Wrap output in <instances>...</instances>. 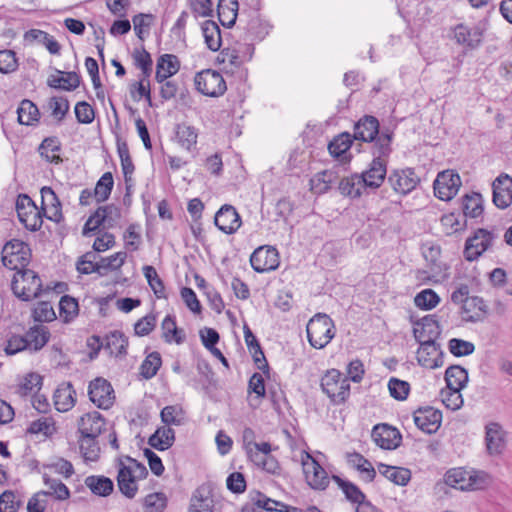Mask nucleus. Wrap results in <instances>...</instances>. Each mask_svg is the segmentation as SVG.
Returning <instances> with one entry per match:
<instances>
[{
  "label": "nucleus",
  "mask_w": 512,
  "mask_h": 512,
  "mask_svg": "<svg viewBox=\"0 0 512 512\" xmlns=\"http://www.w3.org/2000/svg\"><path fill=\"white\" fill-rule=\"evenodd\" d=\"M392 135L383 134L371 146L373 155L372 161L368 167L359 173L362 182L370 193H374L384 183L387 176L388 157L392 152L391 148Z\"/></svg>",
  "instance_id": "nucleus-1"
},
{
  "label": "nucleus",
  "mask_w": 512,
  "mask_h": 512,
  "mask_svg": "<svg viewBox=\"0 0 512 512\" xmlns=\"http://www.w3.org/2000/svg\"><path fill=\"white\" fill-rule=\"evenodd\" d=\"M148 475L146 467L137 460L126 457L118 464L117 485L120 492L127 498L133 499L138 491L137 480Z\"/></svg>",
  "instance_id": "nucleus-2"
},
{
  "label": "nucleus",
  "mask_w": 512,
  "mask_h": 512,
  "mask_svg": "<svg viewBox=\"0 0 512 512\" xmlns=\"http://www.w3.org/2000/svg\"><path fill=\"white\" fill-rule=\"evenodd\" d=\"M445 483L462 491L481 490L490 485L491 476L485 471L458 467L446 472Z\"/></svg>",
  "instance_id": "nucleus-3"
},
{
  "label": "nucleus",
  "mask_w": 512,
  "mask_h": 512,
  "mask_svg": "<svg viewBox=\"0 0 512 512\" xmlns=\"http://www.w3.org/2000/svg\"><path fill=\"white\" fill-rule=\"evenodd\" d=\"M309 344L315 349H323L334 338V321L325 313L315 314L306 326Z\"/></svg>",
  "instance_id": "nucleus-4"
},
{
  "label": "nucleus",
  "mask_w": 512,
  "mask_h": 512,
  "mask_svg": "<svg viewBox=\"0 0 512 512\" xmlns=\"http://www.w3.org/2000/svg\"><path fill=\"white\" fill-rule=\"evenodd\" d=\"M11 288L15 296L23 301L37 298L44 291L41 278L31 269L15 272Z\"/></svg>",
  "instance_id": "nucleus-5"
},
{
  "label": "nucleus",
  "mask_w": 512,
  "mask_h": 512,
  "mask_svg": "<svg viewBox=\"0 0 512 512\" xmlns=\"http://www.w3.org/2000/svg\"><path fill=\"white\" fill-rule=\"evenodd\" d=\"M320 386L334 405L343 404L350 396L348 378L337 369H330L321 377Z\"/></svg>",
  "instance_id": "nucleus-6"
},
{
  "label": "nucleus",
  "mask_w": 512,
  "mask_h": 512,
  "mask_svg": "<svg viewBox=\"0 0 512 512\" xmlns=\"http://www.w3.org/2000/svg\"><path fill=\"white\" fill-rule=\"evenodd\" d=\"M31 259L29 246L18 239L8 241L2 249V262L5 267L16 272L26 270Z\"/></svg>",
  "instance_id": "nucleus-7"
},
{
  "label": "nucleus",
  "mask_w": 512,
  "mask_h": 512,
  "mask_svg": "<svg viewBox=\"0 0 512 512\" xmlns=\"http://www.w3.org/2000/svg\"><path fill=\"white\" fill-rule=\"evenodd\" d=\"M194 84L198 92L208 97H219L227 90L223 76L212 69L198 72L194 77Z\"/></svg>",
  "instance_id": "nucleus-8"
},
{
  "label": "nucleus",
  "mask_w": 512,
  "mask_h": 512,
  "mask_svg": "<svg viewBox=\"0 0 512 512\" xmlns=\"http://www.w3.org/2000/svg\"><path fill=\"white\" fill-rule=\"evenodd\" d=\"M303 472L308 485L315 490H324L328 487L330 479L325 469L307 451L300 456Z\"/></svg>",
  "instance_id": "nucleus-9"
},
{
  "label": "nucleus",
  "mask_w": 512,
  "mask_h": 512,
  "mask_svg": "<svg viewBox=\"0 0 512 512\" xmlns=\"http://www.w3.org/2000/svg\"><path fill=\"white\" fill-rule=\"evenodd\" d=\"M387 181L396 194L407 196L420 184V177L415 169L406 167L391 170Z\"/></svg>",
  "instance_id": "nucleus-10"
},
{
  "label": "nucleus",
  "mask_w": 512,
  "mask_h": 512,
  "mask_svg": "<svg viewBox=\"0 0 512 512\" xmlns=\"http://www.w3.org/2000/svg\"><path fill=\"white\" fill-rule=\"evenodd\" d=\"M15 206L18 219L26 229L36 231L41 228L42 212L28 195L20 194L16 199Z\"/></svg>",
  "instance_id": "nucleus-11"
},
{
  "label": "nucleus",
  "mask_w": 512,
  "mask_h": 512,
  "mask_svg": "<svg viewBox=\"0 0 512 512\" xmlns=\"http://www.w3.org/2000/svg\"><path fill=\"white\" fill-rule=\"evenodd\" d=\"M496 235L487 229H477L474 234L467 238L464 247V257L467 261L477 260L492 245Z\"/></svg>",
  "instance_id": "nucleus-12"
},
{
  "label": "nucleus",
  "mask_w": 512,
  "mask_h": 512,
  "mask_svg": "<svg viewBox=\"0 0 512 512\" xmlns=\"http://www.w3.org/2000/svg\"><path fill=\"white\" fill-rule=\"evenodd\" d=\"M462 185L458 173L453 170H445L438 173L433 183L435 196L443 201L451 200L458 193Z\"/></svg>",
  "instance_id": "nucleus-13"
},
{
  "label": "nucleus",
  "mask_w": 512,
  "mask_h": 512,
  "mask_svg": "<svg viewBox=\"0 0 512 512\" xmlns=\"http://www.w3.org/2000/svg\"><path fill=\"white\" fill-rule=\"evenodd\" d=\"M250 264L257 273L274 271L280 264L278 250L269 245L260 246L251 254Z\"/></svg>",
  "instance_id": "nucleus-14"
},
{
  "label": "nucleus",
  "mask_w": 512,
  "mask_h": 512,
  "mask_svg": "<svg viewBox=\"0 0 512 512\" xmlns=\"http://www.w3.org/2000/svg\"><path fill=\"white\" fill-rule=\"evenodd\" d=\"M441 332L436 315H426L413 323V335L417 343L436 342Z\"/></svg>",
  "instance_id": "nucleus-15"
},
{
  "label": "nucleus",
  "mask_w": 512,
  "mask_h": 512,
  "mask_svg": "<svg viewBox=\"0 0 512 512\" xmlns=\"http://www.w3.org/2000/svg\"><path fill=\"white\" fill-rule=\"evenodd\" d=\"M88 395L90 400L100 409H109L115 400L111 384L103 379L96 378L89 384Z\"/></svg>",
  "instance_id": "nucleus-16"
},
{
  "label": "nucleus",
  "mask_w": 512,
  "mask_h": 512,
  "mask_svg": "<svg viewBox=\"0 0 512 512\" xmlns=\"http://www.w3.org/2000/svg\"><path fill=\"white\" fill-rule=\"evenodd\" d=\"M415 425L424 433L433 434L440 428L442 413L432 406L419 407L413 413Z\"/></svg>",
  "instance_id": "nucleus-17"
},
{
  "label": "nucleus",
  "mask_w": 512,
  "mask_h": 512,
  "mask_svg": "<svg viewBox=\"0 0 512 512\" xmlns=\"http://www.w3.org/2000/svg\"><path fill=\"white\" fill-rule=\"evenodd\" d=\"M119 216V211L112 205L99 207L90 217L87 219L83 227V235L88 236L92 232L96 231L99 226L103 225L106 228H110L114 224V220Z\"/></svg>",
  "instance_id": "nucleus-18"
},
{
  "label": "nucleus",
  "mask_w": 512,
  "mask_h": 512,
  "mask_svg": "<svg viewBox=\"0 0 512 512\" xmlns=\"http://www.w3.org/2000/svg\"><path fill=\"white\" fill-rule=\"evenodd\" d=\"M417 362L427 369H436L443 366V352L436 342L419 343L416 352Z\"/></svg>",
  "instance_id": "nucleus-19"
},
{
  "label": "nucleus",
  "mask_w": 512,
  "mask_h": 512,
  "mask_svg": "<svg viewBox=\"0 0 512 512\" xmlns=\"http://www.w3.org/2000/svg\"><path fill=\"white\" fill-rule=\"evenodd\" d=\"M453 38L464 49L474 50L481 44L483 32L478 26H468L461 23L454 27Z\"/></svg>",
  "instance_id": "nucleus-20"
},
{
  "label": "nucleus",
  "mask_w": 512,
  "mask_h": 512,
  "mask_svg": "<svg viewBox=\"0 0 512 512\" xmlns=\"http://www.w3.org/2000/svg\"><path fill=\"white\" fill-rule=\"evenodd\" d=\"M385 134L379 132V121L374 116H364L354 125V133L352 137L355 140L363 142H371L375 144L376 140Z\"/></svg>",
  "instance_id": "nucleus-21"
},
{
  "label": "nucleus",
  "mask_w": 512,
  "mask_h": 512,
  "mask_svg": "<svg viewBox=\"0 0 512 512\" xmlns=\"http://www.w3.org/2000/svg\"><path fill=\"white\" fill-rule=\"evenodd\" d=\"M493 203L500 209L512 203V178L505 173L500 174L492 183Z\"/></svg>",
  "instance_id": "nucleus-22"
},
{
  "label": "nucleus",
  "mask_w": 512,
  "mask_h": 512,
  "mask_svg": "<svg viewBox=\"0 0 512 512\" xmlns=\"http://www.w3.org/2000/svg\"><path fill=\"white\" fill-rule=\"evenodd\" d=\"M374 442L382 449H396L401 443L399 431L388 424H378L372 430Z\"/></svg>",
  "instance_id": "nucleus-23"
},
{
  "label": "nucleus",
  "mask_w": 512,
  "mask_h": 512,
  "mask_svg": "<svg viewBox=\"0 0 512 512\" xmlns=\"http://www.w3.org/2000/svg\"><path fill=\"white\" fill-rule=\"evenodd\" d=\"M214 223L222 232L232 234L241 226V219L233 206L225 204L216 213Z\"/></svg>",
  "instance_id": "nucleus-24"
},
{
  "label": "nucleus",
  "mask_w": 512,
  "mask_h": 512,
  "mask_svg": "<svg viewBox=\"0 0 512 512\" xmlns=\"http://www.w3.org/2000/svg\"><path fill=\"white\" fill-rule=\"evenodd\" d=\"M485 444L489 455H500L505 449V431L496 422H489L485 426Z\"/></svg>",
  "instance_id": "nucleus-25"
},
{
  "label": "nucleus",
  "mask_w": 512,
  "mask_h": 512,
  "mask_svg": "<svg viewBox=\"0 0 512 512\" xmlns=\"http://www.w3.org/2000/svg\"><path fill=\"white\" fill-rule=\"evenodd\" d=\"M41 212L47 219L59 223L62 218L61 203L51 187L45 186L41 189Z\"/></svg>",
  "instance_id": "nucleus-26"
},
{
  "label": "nucleus",
  "mask_w": 512,
  "mask_h": 512,
  "mask_svg": "<svg viewBox=\"0 0 512 512\" xmlns=\"http://www.w3.org/2000/svg\"><path fill=\"white\" fill-rule=\"evenodd\" d=\"M353 137L348 132H343L333 138L328 145L329 153L339 162L346 164L351 160L349 149L353 142Z\"/></svg>",
  "instance_id": "nucleus-27"
},
{
  "label": "nucleus",
  "mask_w": 512,
  "mask_h": 512,
  "mask_svg": "<svg viewBox=\"0 0 512 512\" xmlns=\"http://www.w3.org/2000/svg\"><path fill=\"white\" fill-rule=\"evenodd\" d=\"M254 54V46L252 43L237 44L231 49L222 52V62L229 63L235 67H240L244 63L250 61Z\"/></svg>",
  "instance_id": "nucleus-28"
},
{
  "label": "nucleus",
  "mask_w": 512,
  "mask_h": 512,
  "mask_svg": "<svg viewBox=\"0 0 512 512\" xmlns=\"http://www.w3.org/2000/svg\"><path fill=\"white\" fill-rule=\"evenodd\" d=\"M106 425L103 416L97 412H89L83 415L79 421V432L81 436L97 438Z\"/></svg>",
  "instance_id": "nucleus-29"
},
{
  "label": "nucleus",
  "mask_w": 512,
  "mask_h": 512,
  "mask_svg": "<svg viewBox=\"0 0 512 512\" xmlns=\"http://www.w3.org/2000/svg\"><path fill=\"white\" fill-rule=\"evenodd\" d=\"M339 191L343 196L351 199H358L363 195H369L370 192L362 182L359 173L351 174L341 179Z\"/></svg>",
  "instance_id": "nucleus-30"
},
{
  "label": "nucleus",
  "mask_w": 512,
  "mask_h": 512,
  "mask_svg": "<svg viewBox=\"0 0 512 512\" xmlns=\"http://www.w3.org/2000/svg\"><path fill=\"white\" fill-rule=\"evenodd\" d=\"M461 317L466 322H477L486 314L484 300L478 296H472L460 307Z\"/></svg>",
  "instance_id": "nucleus-31"
},
{
  "label": "nucleus",
  "mask_w": 512,
  "mask_h": 512,
  "mask_svg": "<svg viewBox=\"0 0 512 512\" xmlns=\"http://www.w3.org/2000/svg\"><path fill=\"white\" fill-rule=\"evenodd\" d=\"M348 465L357 470L360 478L365 482H372L376 477V471L372 463L357 452L348 453L346 456Z\"/></svg>",
  "instance_id": "nucleus-32"
},
{
  "label": "nucleus",
  "mask_w": 512,
  "mask_h": 512,
  "mask_svg": "<svg viewBox=\"0 0 512 512\" xmlns=\"http://www.w3.org/2000/svg\"><path fill=\"white\" fill-rule=\"evenodd\" d=\"M180 69V62L173 54H163L158 58L155 78L162 83L175 75Z\"/></svg>",
  "instance_id": "nucleus-33"
},
{
  "label": "nucleus",
  "mask_w": 512,
  "mask_h": 512,
  "mask_svg": "<svg viewBox=\"0 0 512 512\" xmlns=\"http://www.w3.org/2000/svg\"><path fill=\"white\" fill-rule=\"evenodd\" d=\"M244 339L247 348L253 356L254 362L259 370L265 371L268 369V363L265 358L264 352L261 349L258 339L253 334L248 325L243 327Z\"/></svg>",
  "instance_id": "nucleus-34"
},
{
  "label": "nucleus",
  "mask_w": 512,
  "mask_h": 512,
  "mask_svg": "<svg viewBox=\"0 0 512 512\" xmlns=\"http://www.w3.org/2000/svg\"><path fill=\"white\" fill-rule=\"evenodd\" d=\"M27 340V347L29 351L41 350L50 339V331L47 326L37 324L26 332L24 335Z\"/></svg>",
  "instance_id": "nucleus-35"
},
{
  "label": "nucleus",
  "mask_w": 512,
  "mask_h": 512,
  "mask_svg": "<svg viewBox=\"0 0 512 512\" xmlns=\"http://www.w3.org/2000/svg\"><path fill=\"white\" fill-rule=\"evenodd\" d=\"M76 392L70 383L60 385L54 392V405L60 412H66L75 405Z\"/></svg>",
  "instance_id": "nucleus-36"
},
{
  "label": "nucleus",
  "mask_w": 512,
  "mask_h": 512,
  "mask_svg": "<svg viewBox=\"0 0 512 512\" xmlns=\"http://www.w3.org/2000/svg\"><path fill=\"white\" fill-rule=\"evenodd\" d=\"M188 512H218L215 508L214 499L204 489H197L191 499Z\"/></svg>",
  "instance_id": "nucleus-37"
},
{
  "label": "nucleus",
  "mask_w": 512,
  "mask_h": 512,
  "mask_svg": "<svg viewBox=\"0 0 512 512\" xmlns=\"http://www.w3.org/2000/svg\"><path fill=\"white\" fill-rule=\"evenodd\" d=\"M175 441L174 430L165 425L159 427L148 439V444L160 451L169 449Z\"/></svg>",
  "instance_id": "nucleus-38"
},
{
  "label": "nucleus",
  "mask_w": 512,
  "mask_h": 512,
  "mask_svg": "<svg viewBox=\"0 0 512 512\" xmlns=\"http://www.w3.org/2000/svg\"><path fill=\"white\" fill-rule=\"evenodd\" d=\"M332 479L337 483L348 501L358 504V507L368 503L365 494L354 483L344 480L337 475H333Z\"/></svg>",
  "instance_id": "nucleus-39"
},
{
  "label": "nucleus",
  "mask_w": 512,
  "mask_h": 512,
  "mask_svg": "<svg viewBox=\"0 0 512 512\" xmlns=\"http://www.w3.org/2000/svg\"><path fill=\"white\" fill-rule=\"evenodd\" d=\"M239 4L237 0H219L217 11L220 23L232 27L237 19Z\"/></svg>",
  "instance_id": "nucleus-40"
},
{
  "label": "nucleus",
  "mask_w": 512,
  "mask_h": 512,
  "mask_svg": "<svg viewBox=\"0 0 512 512\" xmlns=\"http://www.w3.org/2000/svg\"><path fill=\"white\" fill-rule=\"evenodd\" d=\"M60 76L51 75L48 78V85L55 89L66 91L75 90L80 85V77L75 72L58 71Z\"/></svg>",
  "instance_id": "nucleus-41"
},
{
  "label": "nucleus",
  "mask_w": 512,
  "mask_h": 512,
  "mask_svg": "<svg viewBox=\"0 0 512 512\" xmlns=\"http://www.w3.org/2000/svg\"><path fill=\"white\" fill-rule=\"evenodd\" d=\"M85 485L97 496L107 497L114 489L113 481L103 475H91L86 477Z\"/></svg>",
  "instance_id": "nucleus-42"
},
{
  "label": "nucleus",
  "mask_w": 512,
  "mask_h": 512,
  "mask_svg": "<svg viewBox=\"0 0 512 512\" xmlns=\"http://www.w3.org/2000/svg\"><path fill=\"white\" fill-rule=\"evenodd\" d=\"M204 41L208 49L218 51L222 45L221 31L216 22L206 20L201 26Z\"/></svg>",
  "instance_id": "nucleus-43"
},
{
  "label": "nucleus",
  "mask_w": 512,
  "mask_h": 512,
  "mask_svg": "<svg viewBox=\"0 0 512 512\" xmlns=\"http://www.w3.org/2000/svg\"><path fill=\"white\" fill-rule=\"evenodd\" d=\"M378 470L385 478L400 486L407 485L411 480V471L407 468L379 464Z\"/></svg>",
  "instance_id": "nucleus-44"
},
{
  "label": "nucleus",
  "mask_w": 512,
  "mask_h": 512,
  "mask_svg": "<svg viewBox=\"0 0 512 512\" xmlns=\"http://www.w3.org/2000/svg\"><path fill=\"white\" fill-rule=\"evenodd\" d=\"M18 122L21 125H34L40 119L38 107L30 100L24 99L17 108Z\"/></svg>",
  "instance_id": "nucleus-45"
},
{
  "label": "nucleus",
  "mask_w": 512,
  "mask_h": 512,
  "mask_svg": "<svg viewBox=\"0 0 512 512\" xmlns=\"http://www.w3.org/2000/svg\"><path fill=\"white\" fill-rule=\"evenodd\" d=\"M60 151L61 144L56 137L45 138L39 146L40 155L50 163L61 162Z\"/></svg>",
  "instance_id": "nucleus-46"
},
{
  "label": "nucleus",
  "mask_w": 512,
  "mask_h": 512,
  "mask_svg": "<svg viewBox=\"0 0 512 512\" xmlns=\"http://www.w3.org/2000/svg\"><path fill=\"white\" fill-rule=\"evenodd\" d=\"M462 210L466 217L477 218L483 213V199L480 193L473 192L462 198Z\"/></svg>",
  "instance_id": "nucleus-47"
},
{
  "label": "nucleus",
  "mask_w": 512,
  "mask_h": 512,
  "mask_svg": "<svg viewBox=\"0 0 512 512\" xmlns=\"http://www.w3.org/2000/svg\"><path fill=\"white\" fill-rule=\"evenodd\" d=\"M162 337L167 343L175 342L180 344L184 341L181 331L178 329L176 324V318L174 315L168 314L161 323Z\"/></svg>",
  "instance_id": "nucleus-48"
},
{
  "label": "nucleus",
  "mask_w": 512,
  "mask_h": 512,
  "mask_svg": "<svg viewBox=\"0 0 512 512\" xmlns=\"http://www.w3.org/2000/svg\"><path fill=\"white\" fill-rule=\"evenodd\" d=\"M43 482L47 487L46 498L53 497L56 500H66L70 497V491L68 487L60 480L52 479L46 474L43 475Z\"/></svg>",
  "instance_id": "nucleus-49"
},
{
  "label": "nucleus",
  "mask_w": 512,
  "mask_h": 512,
  "mask_svg": "<svg viewBox=\"0 0 512 512\" xmlns=\"http://www.w3.org/2000/svg\"><path fill=\"white\" fill-rule=\"evenodd\" d=\"M161 421L167 426H180L186 421L184 410L179 405L165 406L160 412Z\"/></svg>",
  "instance_id": "nucleus-50"
},
{
  "label": "nucleus",
  "mask_w": 512,
  "mask_h": 512,
  "mask_svg": "<svg viewBox=\"0 0 512 512\" xmlns=\"http://www.w3.org/2000/svg\"><path fill=\"white\" fill-rule=\"evenodd\" d=\"M445 381L447 387L463 389L468 382V373L461 366H450L445 372Z\"/></svg>",
  "instance_id": "nucleus-51"
},
{
  "label": "nucleus",
  "mask_w": 512,
  "mask_h": 512,
  "mask_svg": "<svg viewBox=\"0 0 512 512\" xmlns=\"http://www.w3.org/2000/svg\"><path fill=\"white\" fill-rule=\"evenodd\" d=\"M42 386V377L37 373H29L22 378L17 386V393L21 397L34 395Z\"/></svg>",
  "instance_id": "nucleus-52"
},
{
  "label": "nucleus",
  "mask_w": 512,
  "mask_h": 512,
  "mask_svg": "<svg viewBox=\"0 0 512 512\" xmlns=\"http://www.w3.org/2000/svg\"><path fill=\"white\" fill-rule=\"evenodd\" d=\"M197 132L194 127L179 124L176 128V139L177 142L186 150H191L197 143Z\"/></svg>",
  "instance_id": "nucleus-53"
},
{
  "label": "nucleus",
  "mask_w": 512,
  "mask_h": 512,
  "mask_svg": "<svg viewBox=\"0 0 512 512\" xmlns=\"http://www.w3.org/2000/svg\"><path fill=\"white\" fill-rule=\"evenodd\" d=\"M162 365V359L159 352H151L146 356L140 366V374L145 379L153 378Z\"/></svg>",
  "instance_id": "nucleus-54"
},
{
  "label": "nucleus",
  "mask_w": 512,
  "mask_h": 512,
  "mask_svg": "<svg viewBox=\"0 0 512 512\" xmlns=\"http://www.w3.org/2000/svg\"><path fill=\"white\" fill-rule=\"evenodd\" d=\"M107 348L110 353L115 356L126 355L128 340L120 331H113L106 337Z\"/></svg>",
  "instance_id": "nucleus-55"
},
{
  "label": "nucleus",
  "mask_w": 512,
  "mask_h": 512,
  "mask_svg": "<svg viewBox=\"0 0 512 512\" xmlns=\"http://www.w3.org/2000/svg\"><path fill=\"white\" fill-rule=\"evenodd\" d=\"M143 274L155 296L159 299L165 298V287L156 269L153 266L146 265L143 267Z\"/></svg>",
  "instance_id": "nucleus-56"
},
{
  "label": "nucleus",
  "mask_w": 512,
  "mask_h": 512,
  "mask_svg": "<svg viewBox=\"0 0 512 512\" xmlns=\"http://www.w3.org/2000/svg\"><path fill=\"white\" fill-rule=\"evenodd\" d=\"M113 184V176L110 172H106L101 176L93 189L94 198H96L97 202H103L109 198Z\"/></svg>",
  "instance_id": "nucleus-57"
},
{
  "label": "nucleus",
  "mask_w": 512,
  "mask_h": 512,
  "mask_svg": "<svg viewBox=\"0 0 512 512\" xmlns=\"http://www.w3.org/2000/svg\"><path fill=\"white\" fill-rule=\"evenodd\" d=\"M80 452L85 461H97L100 454V447L95 437L81 436Z\"/></svg>",
  "instance_id": "nucleus-58"
},
{
  "label": "nucleus",
  "mask_w": 512,
  "mask_h": 512,
  "mask_svg": "<svg viewBox=\"0 0 512 512\" xmlns=\"http://www.w3.org/2000/svg\"><path fill=\"white\" fill-rule=\"evenodd\" d=\"M462 389H454L451 387H447L445 389H442L440 392V397L442 400V403L445 405L446 408L455 411L461 408L463 405V398L461 395Z\"/></svg>",
  "instance_id": "nucleus-59"
},
{
  "label": "nucleus",
  "mask_w": 512,
  "mask_h": 512,
  "mask_svg": "<svg viewBox=\"0 0 512 512\" xmlns=\"http://www.w3.org/2000/svg\"><path fill=\"white\" fill-rule=\"evenodd\" d=\"M414 302L421 309L431 310L439 304L440 297L434 290L424 289L415 296Z\"/></svg>",
  "instance_id": "nucleus-60"
},
{
  "label": "nucleus",
  "mask_w": 512,
  "mask_h": 512,
  "mask_svg": "<svg viewBox=\"0 0 512 512\" xmlns=\"http://www.w3.org/2000/svg\"><path fill=\"white\" fill-rule=\"evenodd\" d=\"M60 316L68 322L78 315L79 305L75 298L64 295L59 302Z\"/></svg>",
  "instance_id": "nucleus-61"
},
{
  "label": "nucleus",
  "mask_w": 512,
  "mask_h": 512,
  "mask_svg": "<svg viewBox=\"0 0 512 512\" xmlns=\"http://www.w3.org/2000/svg\"><path fill=\"white\" fill-rule=\"evenodd\" d=\"M132 22L136 36L140 40H144L149 34V30L153 22V15L140 13L133 17Z\"/></svg>",
  "instance_id": "nucleus-62"
},
{
  "label": "nucleus",
  "mask_w": 512,
  "mask_h": 512,
  "mask_svg": "<svg viewBox=\"0 0 512 512\" xmlns=\"http://www.w3.org/2000/svg\"><path fill=\"white\" fill-rule=\"evenodd\" d=\"M448 349L452 355L462 357L472 354L475 350V346L470 341L452 338L448 342Z\"/></svg>",
  "instance_id": "nucleus-63"
},
{
  "label": "nucleus",
  "mask_w": 512,
  "mask_h": 512,
  "mask_svg": "<svg viewBox=\"0 0 512 512\" xmlns=\"http://www.w3.org/2000/svg\"><path fill=\"white\" fill-rule=\"evenodd\" d=\"M332 179V172L322 171L316 173L310 180L311 190L318 194L326 192L330 188Z\"/></svg>",
  "instance_id": "nucleus-64"
}]
</instances>
